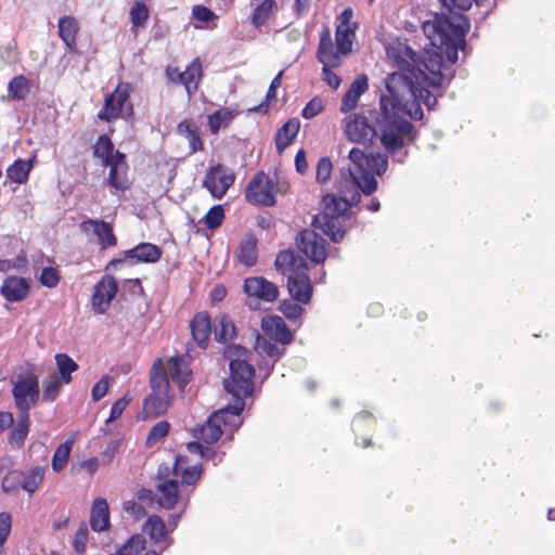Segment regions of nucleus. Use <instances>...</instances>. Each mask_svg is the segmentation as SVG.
<instances>
[{
	"label": "nucleus",
	"mask_w": 555,
	"mask_h": 555,
	"mask_svg": "<svg viewBox=\"0 0 555 555\" xmlns=\"http://www.w3.org/2000/svg\"><path fill=\"white\" fill-rule=\"evenodd\" d=\"M12 525V517L10 513L2 512L0 513V546L4 544L7 541Z\"/></svg>",
	"instance_id": "obj_62"
},
{
	"label": "nucleus",
	"mask_w": 555,
	"mask_h": 555,
	"mask_svg": "<svg viewBox=\"0 0 555 555\" xmlns=\"http://www.w3.org/2000/svg\"><path fill=\"white\" fill-rule=\"evenodd\" d=\"M282 76H283V72L281 70L272 79V81H271V83L269 86V89L267 91L264 101L262 103H260L259 105L255 106L254 108H250V112L267 113V111L269 108V104L268 103L271 100H274L276 98V89L281 86Z\"/></svg>",
	"instance_id": "obj_49"
},
{
	"label": "nucleus",
	"mask_w": 555,
	"mask_h": 555,
	"mask_svg": "<svg viewBox=\"0 0 555 555\" xmlns=\"http://www.w3.org/2000/svg\"><path fill=\"white\" fill-rule=\"evenodd\" d=\"M54 359L59 370V377L65 384H69L73 379L72 374L79 369L78 364L66 353H56Z\"/></svg>",
	"instance_id": "obj_40"
},
{
	"label": "nucleus",
	"mask_w": 555,
	"mask_h": 555,
	"mask_svg": "<svg viewBox=\"0 0 555 555\" xmlns=\"http://www.w3.org/2000/svg\"><path fill=\"white\" fill-rule=\"evenodd\" d=\"M111 377L104 375L98 383L94 384L91 390V397L94 402L101 400L108 390Z\"/></svg>",
	"instance_id": "obj_60"
},
{
	"label": "nucleus",
	"mask_w": 555,
	"mask_h": 555,
	"mask_svg": "<svg viewBox=\"0 0 555 555\" xmlns=\"http://www.w3.org/2000/svg\"><path fill=\"white\" fill-rule=\"evenodd\" d=\"M90 526L91 529L96 532L106 530L109 527V509L105 499L96 498L93 501Z\"/></svg>",
	"instance_id": "obj_25"
},
{
	"label": "nucleus",
	"mask_w": 555,
	"mask_h": 555,
	"mask_svg": "<svg viewBox=\"0 0 555 555\" xmlns=\"http://www.w3.org/2000/svg\"><path fill=\"white\" fill-rule=\"evenodd\" d=\"M188 464L189 461L185 455H178L172 465V470L175 476L181 477L183 485L192 486L199 479L203 468L201 464L186 466Z\"/></svg>",
	"instance_id": "obj_24"
},
{
	"label": "nucleus",
	"mask_w": 555,
	"mask_h": 555,
	"mask_svg": "<svg viewBox=\"0 0 555 555\" xmlns=\"http://www.w3.org/2000/svg\"><path fill=\"white\" fill-rule=\"evenodd\" d=\"M60 279L57 269L53 267L43 268L39 276L40 283L49 288L57 286Z\"/></svg>",
	"instance_id": "obj_55"
},
{
	"label": "nucleus",
	"mask_w": 555,
	"mask_h": 555,
	"mask_svg": "<svg viewBox=\"0 0 555 555\" xmlns=\"http://www.w3.org/2000/svg\"><path fill=\"white\" fill-rule=\"evenodd\" d=\"M275 266L278 270L284 274L287 272L294 273L299 271H308V263L300 255L294 250H281L275 259Z\"/></svg>",
	"instance_id": "obj_22"
},
{
	"label": "nucleus",
	"mask_w": 555,
	"mask_h": 555,
	"mask_svg": "<svg viewBox=\"0 0 555 555\" xmlns=\"http://www.w3.org/2000/svg\"><path fill=\"white\" fill-rule=\"evenodd\" d=\"M240 415H234L230 404L228 403L222 409L215 412L207 422L198 429L197 438L206 443H214L222 436V425L231 424V418H237Z\"/></svg>",
	"instance_id": "obj_9"
},
{
	"label": "nucleus",
	"mask_w": 555,
	"mask_h": 555,
	"mask_svg": "<svg viewBox=\"0 0 555 555\" xmlns=\"http://www.w3.org/2000/svg\"><path fill=\"white\" fill-rule=\"evenodd\" d=\"M324 109L323 100L319 96H314L302 108L301 116L305 119H311L320 114Z\"/></svg>",
	"instance_id": "obj_57"
},
{
	"label": "nucleus",
	"mask_w": 555,
	"mask_h": 555,
	"mask_svg": "<svg viewBox=\"0 0 555 555\" xmlns=\"http://www.w3.org/2000/svg\"><path fill=\"white\" fill-rule=\"evenodd\" d=\"M317 59L323 66L338 67L341 63L340 53L334 49L330 31L325 29L321 37L318 47Z\"/></svg>",
	"instance_id": "obj_21"
},
{
	"label": "nucleus",
	"mask_w": 555,
	"mask_h": 555,
	"mask_svg": "<svg viewBox=\"0 0 555 555\" xmlns=\"http://www.w3.org/2000/svg\"><path fill=\"white\" fill-rule=\"evenodd\" d=\"M256 349L259 353L266 354L269 358L273 359V362L270 366H268V373L273 370L274 363L283 357L285 353V348H279L274 343H271L267 339H258Z\"/></svg>",
	"instance_id": "obj_47"
},
{
	"label": "nucleus",
	"mask_w": 555,
	"mask_h": 555,
	"mask_svg": "<svg viewBox=\"0 0 555 555\" xmlns=\"http://www.w3.org/2000/svg\"><path fill=\"white\" fill-rule=\"evenodd\" d=\"M248 350L241 345H229L224 349V357L232 361V359H246Z\"/></svg>",
	"instance_id": "obj_64"
},
{
	"label": "nucleus",
	"mask_w": 555,
	"mask_h": 555,
	"mask_svg": "<svg viewBox=\"0 0 555 555\" xmlns=\"http://www.w3.org/2000/svg\"><path fill=\"white\" fill-rule=\"evenodd\" d=\"M401 73L388 74L385 79L386 93L379 99V117L376 125L364 115L353 114L346 118L347 138L359 144L371 143L379 137L386 153L402 164L408 152L405 145L416 139L417 132L404 116L421 120L424 116L422 104L428 111L437 105V95L427 87L442 88L452 80L453 73L441 63V55L434 54L422 60L411 47L404 46L396 56Z\"/></svg>",
	"instance_id": "obj_1"
},
{
	"label": "nucleus",
	"mask_w": 555,
	"mask_h": 555,
	"mask_svg": "<svg viewBox=\"0 0 555 555\" xmlns=\"http://www.w3.org/2000/svg\"><path fill=\"white\" fill-rule=\"evenodd\" d=\"M129 402H130V399H128L127 397H122V398L118 399L117 401H115L111 408L109 416L106 420V424L112 423V422L116 421L117 418H119Z\"/></svg>",
	"instance_id": "obj_61"
},
{
	"label": "nucleus",
	"mask_w": 555,
	"mask_h": 555,
	"mask_svg": "<svg viewBox=\"0 0 555 555\" xmlns=\"http://www.w3.org/2000/svg\"><path fill=\"white\" fill-rule=\"evenodd\" d=\"M244 292L249 297L247 305L254 309L256 299L273 302L279 297V288L275 284L262 276H250L244 281Z\"/></svg>",
	"instance_id": "obj_11"
},
{
	"label": "nucleus",
	"mask_w": 555,
	"mask_h": 555,
	"mask_svg": "<svg viewBox=\"0 0 555 555\" xmlns=\"http://www.w3.org/2000/svg\"><path fill=\"white\" fill-rule=\"evenodd\" d=\"M92 150L93 156L100 158L103 166L115 159L116 151L114 150V144L106 134H102L98 138Z\"/></svg>",
	"instance_id": "obj_35"
},
{
	"label": "nucleus",
	"mask_w": 555,
	"mask_h": 555,
	"mask_svg": "<svg viewBox=\"0 0 555 555\" xmlns=\"http://www.w3.org/2000/svg\"><path fill=\"white\" fill-rule=\"evenodd\" d=\"M235 336V326L232 320L225 315L220 314L214 320V338L218 343H227Z\"/></svg>",
	"instance_id": "obj_33"
},
{
	"label": "nucleus",
	"mask_w": 555,
	"mask_h": 555,
	"mask_svg": "<svg viewBox=\"0 0 555 555\" xmlns=\"http://www.w3.org/2000/svg\"><path fill=\"white\" fill-rule=\"evenodd\" d=\"M163 250L152 243H140L122 253V258L112 259L106 269L116 268L117 264L128 261L130 264L155 263L160 260Z\"/></svg>",
	"instance_id": "obj_7"
},
{
	"label": "nucleus",
	"mask_w": 555,
	"mask_h": 555,
	"mask_svg": "<svg viewBox=\"0 0 555 555\" xmlns=\"http://www.w3.org/2000/svg\"><path fill=\"white\" fill-rule=\"evenodd\" d=\"M170 403L171 399L169 395L150 393L144 399L143 413L145 414V417H159L167 412Z\"/></svg>",
	"instance_id": "obj_26"
},
{
	"label": "nucleus",
	"mask_w": 555,
	"mask_h": 555,
	"mask_svg": "<svg viewBox=\"0 0 555 555\" xmlns=\"http://www.w3.org/2000/svg\"><path fill=\"white\" fill-rule=\"evenodd\" d=\"M276 5L274 0H263L258 4L251 14V25L260 28L270 17L273 8Z\"/></svg>",
	"instance_id": "obj_43"
},
{
	"label": "nucleus",
	"mask_w": 555,
	"mask_h": 555,
	"mask_svg": "<svg viewBox=\"0 0 555 555\" xmlns=\"http://www.w3.org/2000/svg\"><path fill=\"white\" fill-rule=\"evenodd\" d=\"M332 169L333 165L328 157L320 158L317 166V181L320 183H326L331 178Z\"/></svg>",
	"instance_id": "obj_58"
},
{
	"label": "nucleus",
	"mask_w": 555,
	"mask_h": 555,
	"mask_svg": "<svg viewBox=\"0 0 555 555\" xmlns=\"http://www.w3.org/2000/svg\"><path fill=\"white\" fill-rule=\"evenodd\" d=\"M59 36L65 43L68 51H76L79 23L72 15H64L59 18Z\"/></svg>",
	"instance_id": "obj_23"
},
{
	"label": "nucleus",
	"mask_w": 555,
	"mask_h": 555,
	"mask_svg": "<svg viewBox=\"0 0 555 555\" xmlns=\"http://www.w3.org/2000/svg\"><path fill=\"white\" fill-rule=\"evenodd\" d=\"M357 25L353 27L338 25L335 31L336 49L343 55L348 54L352 47V36Z\"/></svg>",
	"instance_id": "obj_41"
},
{
	"label": "nucleus",
	"mask_w": 555,
	"mask_h": 555,
	"mask_svg": "<svg viewBox=\"0 0 555 555\" xmlns=\"http://www.w3.org/2000/svg\"><path fill=\"white\" fill-rule=\"evenodd\" d=\"M73 443V439H67L63 443H61L54 451L52 457V468L54 472H60L65 467L70 454Z\"/></svg>",
	"instance_id": "obj_46"
},
{
	"label": "nucleus",
	"mask_w": 555,
	"mask_h": 555,
	"mask_svg": "<svg viewBox=\"0 0 555 555\" xmlns=\"http://www.w3.org/2000/svg\"><path fill=\"white\" fill-rule=\"evenodd\" d=\"M29 92V80L23 75L15 76L8 85V94L12 100L23 101Z\"/></svg>",
	"instance_id": "obj_38"
},
{
	"label": "nucleus",
	"mask_w": 555,
	"mask_h": 555,
	"mask_svg": "<svg viewBox=\"0 0 555 555\" xmlns=\"http://www.w3.org/2000/svg\"><path fill=\"white\" fill-rule=\"evenodd\" d=\"M300 128V122L296 118L287 120L278 131L275 137V145L280 153L288 147L296 138Z\"/></svg>",
	"instance_id": "obj_32"
},
{
	"label": "nucleus",
	"mask_w": 555,
	"mask_h": 555,
	"mask_svg": "<svg viewBox=\"0 0 555 555\" xmlns=\"http://www.w3.org/2000/svg\"><path fill=\"white\" fill-rule=\"evenodd\" d=\"M79 227L82 232L89 233L92 231L96 235L102 249L114 247L117 244V237L114 234L112 224L104 220L86 219Z\"/></svg>",
	"instance_id": "obj_13"
},
{
	"label": "nucleus",
	"mask_w": 555,
	"mask_h": 555,
	"mask_svg": "<svg viewBox=\"0 0 555 555\" xmlns=\"http://www.w3.org/2000/svg\"><path fill=\"white\" fill-rule=\"evenodd\" d=\"M261 328L271 339L282 345L291 344L294 336L283 318L279 315H267L261 320Z\"/></svg>",
	"instance_id": "obj_15"
},
{
	"label": "nucleus",
	"mask_w": 555,
	"mask_h": 555,
	"mask_svg": "<svg viewBox=\"0 0 555 555\" xmlns=\"http://www.w3.org/2000/svg\"><path fill=\"white\" fill-rule=\"evenodd\" d=\"M367 89V76L364 74L358 75L341 99L340 112L348 113L352 111L357 106L360 96L365 93Z\"/></svg>",
	"instance_id": "obj_19"
},
{
	"label": "nucleus",
	"mask_w": 555,
	"mask_h": 555,
	"mask_svg": "<svg viewBox=\"0 0 555 555\" xmlns=\"http://www.w3.org/2000/svg\"><path fill=\"white\" fill-rule=\"evenodd\" d=\"M88 528L86 524H81L76 531L75 538H74V548L76 553L82 554L86 551V545L88 542Z\"/></svg>",
	"instance_id": "obj_59"
},
{
	"label": "nucleus",
	"mask_w": 555,
	"mask_h": 555,
	"mask_svg": "<svg viewBox=\"0 0 555 555\" xmlns=\"http://www.w3.org/2000/svg\"><path fill=\"white\" fill-rule=\"evenodd\" d=\"M257 237L248 233L240 243L238 251H237V260L240 263L246 267H253L258 257L257 250Z\"/></svg>",
	"instance_id": "obj_30"
},
{
	"label": "nucleus",
	"mask_w": 555,
	"mask_h": 555,
	"mask_svg": "<svg viewBox=\"0 0 555 555\" xmlns=\"http://www.w3.org/2000/svg\"><path fill=\"white\" fill-rule=\"evenodd\" d=\"M234 111L223 107L208 116V126L212 134H217L221 127H227L234 118Z\"/></svg>",
	"instance_id": "obj_39"
},
{
	"label": "nucleus",
	"mask_w": 555,
	"mask_h": 555,
	"mask_svg": "<svg viewBox=\"0 0 555 555\" xmlns=\"http://www.w3.org/2000/svg\"><path fill=\"white\" fill-rule=\"evenodd\" d=\"M224 219V209L221 205L212 206L204 217V222L208 229L219 228Z\"/></svg>",
	"instance_id": "obj_52"
},
{
	"label": "nucleus",
	"mask_w": 555,
	"mask_h": 555,
	"mask_svg": "<svg viewBox=\"0 0 555 555\" xmlns=\"http://www.w3.org/2000/svg\"><path fill=\"white\" fill-rule=\"evenodd\" d=\"M450 15L444 13H436L433 20L423 23L422 28L425 36L430 40L433 47L437 49L434 52H426V55L420 53L418 56L427 61L434 54L441 55V63L444 67H449L454 74L452 66L456 63L460 49H464L465 35L469 30L470 24L468 18L462 13L472 8L475 2L478 7H482L485 0H440Z\"/></svg>",
	"instance_id": "obj_2"
},
{
	"label": "nucleus",
	"mask_w": 555,
	"mask_h": 555,
	"mask_svg": "<svg viewBox=\"0 0 555 555\" xmlns=\"http://www.w3.org/2000/svg\"><path fill=\"white\" fill-rule=\"evenodd\" d=\"M195 20L207 23L216 18V14L205 5H195L192 10Z\"/></svg>",
	"instance_id": "obj_63"
},
{
	"label": "nucleus",
	"mask_w": 555,
	"mask_h": 555,
	"mask_svg": "<svg viewBox=\"0 0 555 555\" xmlns=\"http://www.w3.org/2000/svg\"><path fill=\"white\" fill-rule=\"evenodd\" d=\"M44 474L46 469L43 466L34 467L26 478L21 479V488L31 496L42 482Z\"/></svg>",
	"instance_id": "obj_45"
},
{
	"label": "nucleus",
	"mask_w": 555,
	"mask_h": 555,
	"mask_svg": "<svg viewBox=\"0 0 555 555\" xmlns=\"http://www.w3.org/2000/svg\"><path fill=\"white\" fill-rule=\"evenodd\" d=\"M118 285L114 276H103L94 286L92 306L96 313L103 314L108 309L111 301L116 296Z\"/></svg>",
	"instance_id": "obj_12"
},
{
	"label": "nucleus",
	"mask_w": 555,
	"mask_h": 555,
	"mask_svg": "<svg viewBox=\"0 0 555 555\" xmlns=\"http://www.w3.org/2000/svg\"><path fill=\"white\" fill-rule=\"evenodd\" d=\"M298 249L314 263H322L327 257V243L312 229L301 230L296 236Z\"/></svg>",
	"instance_id": "obj_8"
},
{
	"label": "nucleus",
	"mask_w": 555,
	"mask_h": 555,
	"mask_svg": "<svg viewBox=\"0 0 555 555\" xmlns=\"http://www.w3.org/2000/svg\"><path fill=\"white\" fill-rule=\"evenodd\" d=\"M157 490L160 493L158 504L166 509L175 508L179 499L178 480H165L159 482L157 485Z\"/></svg>",
	"instance_id": "obj_31"
},
{
	"label": "nucleus",
	"mask_w": 555,
	"mask_h": 555,
	"mask_svg": "<svg viewBox=\"0 0 555 555\" xmlns=\"http://www.w3.org/2000/svg\"><path fill=\"white\" fill-rule=\"evenodd\" d=\"M367 156L369 154H366L364 151L358 147H352L348 154L350 160V165L348 167V175L350 173V171H354L357 169H365Z\"/></svg>",
	"instance_id": "obj_53"
},
{
	"label": "nucleus",
	"mask_w": 555,
	"mask_h": 555,
	"mask_svg": "<svg viewBox=\"0 0 555 555\" xmlns=\"http://www.w3.org/2000/svg\"><path fill=\"white\" fill-rule=\"evenodd\" d=\"M133 88L129 82H119L115 90L104 99L103 107L98 113L101 121L112 122L119 118L133 116L130 94Z\"/></svg>",
	"instance_id": "obj_5"
},
{
	"label": "nucleus",
	"mask_w": 555,
	"mask_h": 555,
	"mask_svg": "<svg viewBox=\"0 0 555 555\" xmlns=\"http://www.w3.org/2000/svg\"><path fill=\"white\" fill-rule=\"evenodd\" d=\"M191 333L197 346L205 349L211 334V319L205 311L196 313L191 321Z\"/></svg>",
	"instance_id": "obj_18"
},
{
	"label": "nucleus",
	"mask_w": 555,
	"mask_h": 555,
	"mask_svg": "<svg viewBox=\"0 0 555 555\" xmlns=\"http://www.w3.org/2000/svg\"><path fill=\"white\" fill-rule=\"evenodd\" d=\"M255 369L246 359H232L230 377L223 380V387L232 396L229 404L234 415H240L245 406L244 399L254 390Z\"/></svg>",
	"instance_id": "obj_4"
},
{
	"label": "nucleus",
	"mask_w": 555,
	"mask_h": 555,
	"mask_svg": "<svg viewBox=\"0 0 555 555\" xmlns=\"http://www.w3.org/2000/svg\"><path fill=\"white\" fill-rule=\"evenodd\" d=\"M145 545L146 540L142 534H133L112 555H138Z\"/></svg>",
	"instance_id": "obj_44"
},
{
	"label": "nucleus",
	"mask_w": 555,
	"mask_h": 555,
	"mask_svg": "<svg viewBox=\"0 0 555 555\" xmlns=\"http://www.w3.org/2000/svg\"><path fill=\"white\" fill-rule=\"evenodd\" d=\"M64 380L59 377L57 373H52L42 383V400L46 402H53L59 397L60 390Z\"/></svg>",
	"instance_id": "obj_42"
},
{
	"label": "nucleus",
	"mask_w": 555,
	"mask_h": 555,
	"mask_svg": "<svg viewBox=\"0 0 555 555\" xmlns=\"http://www.w3.org/2000/svg\"><path fill=\"white\" fill-rule=\"evenodd\" d=\"M37 375L30 374L14 384L12 393L18 412L29 413L27 397L29 393H31V391H34V388L37 387Z\"/></svg>",
	"instance_id": "obj_20"
},
{
	"label": "nucleus",
	"mask_w": 555,
	"mask_h": 555,
	"mask_svg": "<svg viewBox=\"0 0 555 555\" xmlns=\"http://www.w3.org/2000/svg\"><path fill=\"white\" fill-rule=\"evenodd\" d=\"M170 429V424L167 421H162L155 424L146 437V446L152 447L163 438H165Z\"/></svg>",
	"instance_id": "obj_51"
},
{
	"label": "nucleus",
	"mask_w": 555,
	"mask_h": 555,
	"mask_svg": "<svg viewBox=\"0 0 555 555\" xmlns=\"http://www.w3.org/2000/svg\"><path fill=\"white\" fill-rule=\"evenodd\" d=\"M365 168L369 171H372L378 176H382L386 172L388 168V156L387 154H383L379 152L376 153H369L367 156V163L365 165Z\"/></svg>",
	"instance_id": "obj_48"
},
{
	"label": "nucleus",
	"mask_w": 555,
	"mask_h": 555,
	"mask_svg": "<svg viewBox=\"0 0 555 555\" xmlns=\"http://www.w3.org/2000/svg\"><path fill=\"white\" fill-rule=\"evenodd\" d=\"M29 291L30 285L25 278L10 275L4 279L0 294L10 302H20L27 298Z\"/></svg>",
	"instance_id": "obj_16"
},
{
	"label": "nucleus",
	"mask_w": 555,
	"mask_h": 555,
	"mask_svg": "<svg viewBox=\"0 0 555 555\" xmlns=\"http://www.w3.org/2000/svg\"><path fill=\"white\" fill-rule=\"evenodd\" d=\"M150 386L152 389L151 393L168 395L169 378L165 371L162 359H156L153 363L150 375Z\"/></svg>",
	"instance_id": "obj_29"
},
{
	"label": "nucleus",
	"mask_w": 555,
	"mask_h": 555,
	"mask_svg": "<svg viewBox=\"0 0 555 555\" xmlns=\"http://www.w3.org/2000/svg\"><path fill=\"white\" fill-rule=\"evenodd\" d=\"M34 158L28 160L16 159L9 168L7 169V177L18 184H22L27 181L29 172L33 168Z\"/></svg>",
	"instance_id": "obj_36"
},
{
	"label": "nucleus",
	"mask_w": 555,
	"mask_h": 555,
	"mask_svg": "<svg viewBox=\"0 0 555 555\" xmlns=\"http://www.w3.org/2000/svg\"><path fill=\"white\" fill-rule=\"evenodd\" d=\"M245 198L255 206L271 207L276 204L273 182L263 171H258L245 189Z\"/></svg>",
	"instance_id": "obj_6"
},
{
	"label": "nucleus",
	"mask_w": 555,
	"mask_h": 555,
	"mask_svg": "<svg viewBox=\"0 0 555 555\" xmlns=\"http://www.w3.org/2000/svg\"><path fill=\"white\" fill-rule=\"evenodd\" d=\"M144 532H146L150 539L155 543L163 542L166 539L167 530L162 517L158 515L150 516L144 524Z\"/></svg>",
	"instance_id": "obj_37"
},
{
	"label": "nucleus",
	"mask_w": 555,
	"mask_h": 555,
	"mask_svg": "<svg viewBox=\"0 0 555 555\" xmlns=\"http://www.w3.org/2000/svg\"><path fill=\"white\" fill-rule=\"evenodd\" d=\"M30 426L29 413L18 412L17 422L12 427L8 442L14 450H18L24 446V442L28 436Z\"/></svg>",
	"instance_id": "obj_27"
},
{
	"label": "nucleus",
	"mask_w": 555,
	"mask_h": 555,
	"mask_svg": "<svg viewBox=\"0 0 555 555\" xmlns=\"http://www.w3.org/2000/svg\"><path fill=\"white\" fill-rule=\"evenodd\" d=\"M345 183H350L352 190L346 192L339 189L340 195L326 194L322 198L323 210L313 216L311 225L321 230L333 242H340L346 233L343 222L346 219V212L349 208L358 205L361 201L360 191L365 195H371L377 189V180L365 169L350 171Z\"/></svg>",
	"instance_id": "obj_3"
},
{
	"label": "nucleus",
	"mask_w": 555,
	"mask_h": 555,
	"mask_svg": "<svg viewBox=\"0 0 555 555\" xmlns=\"http://www.w3.org/2000/svg\"><path fill=\"white\" fill-rule=\"evenodd\" d=\"M23 473L22 472H11L8 473L1 482V488L3 492L8 494H15L18 492L21 488V479H22Z\"/></svg>",
	"instance_id": "obj_50"
},
{
	"label": "nucleus",
	"mask_w": 555,
	"mask_h": 555,
	"mask_svg": "<svg viewBox=\"0 0 555 555\" xmlns=\"http://www.w3.org/2000/svg\"><path fill=\"white\" fill-rule=\"evenodd\" d=\"M149 18V10L142 2H135L130 10V21L133 26H141Z\"/></svg>",
	"instance_id": "obj_56"
},
{
	"label": "nucleus",
	"mask_w": 555,
	"mask_h": 555,
	"mask_svg": "<svg viewBox=\"0 0 555 555\" xmlns=\"http://www.w3.org/2000/svg\"><path fill=\"white\" fill-rule=\"evenodd\" d=\"M287 288L291 296L300 304H308L312 297V285L307 271L289 273Z\"/></svg>",
	"instance_id": "obj_14"
},
{
	"label": "nucleus",
	"mask_w": 555,
	"mask_h": 555,
	"mask_svg": "<svg viewBox=\"0 0 555 555\" xmlns=\"http://www.w3.org/2000/svg\"><path fill=\"white\" fill-rule=\"evenodd\" d=\"M104 167H109L107 182L111 186L116 190H126L128 186L127 180V169L128 165L126 163V156L124 153L116 151L115 159L109 162V164L104 165Z\"/></svg>",
	"instance_id": "obj_17"
},
{
	"label": "nucleus",
	"mask_w": 555,
	"mask_h": 555,
	"mask_svg": "<svg viewBox=\"0 0 555 555\" xmlns=\"http://www.w3.org/2000/svg\"><path fill=\"white\" fill-rule=\"evenodd\" d=\"M168 366L171 380L183 390L190 383L192 375L185 359L183 357H172L168 362Z\"/></svg>",
	"instance_id": "obj_28"
},
{
	"label": "nucleus",
	"mask_w": 555,
	"mask_h": 555,
	"mask_svg": "<svg viewBox=\"0 0 555 555\" xmlns=\"http://www.w3.org/2000/svg\"><path fill=\"white\" fill-rule=\"evenodd\" d=\"M280 311L288 319V320H297L304 312L302 307L297 302L285 299L280 302Z\"/></svg>",
	"instance_id": "obj_54"
},
{
	"label": "nucleus",
	"mask_w": 555,
	"mask_h": 555,
	"mask_svg": "<svg viewBox=\"0 0 555 555\" xmlns=\"http://www.w3.org/2000/svg\"><path fill=\"white\" fill-rule=\"evenodd\" d=\"M234 179V173L229 168L222 164H217L207 171L203 185L215 198L221 199L233 184Z\"/></svg>",
	"instance_id": "obj_10"
},
{
	"label": "nucleus",
	"mask_w": 555,
	"mask_h": 555,
	"mask_svg": "<svg viewBox=\"0 0 555 555\" xmlns=\"http://www.w3.org/2000/svg\"><path fill=\"white\" fill-rule=\"evenodd\" d=\"M202 78V64L199 60H194L183 72L182 85L185 87L189 98H191L198 89Z\"/></svg>",
	"instance_id": "obj_34"
}]
</instances>
